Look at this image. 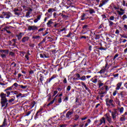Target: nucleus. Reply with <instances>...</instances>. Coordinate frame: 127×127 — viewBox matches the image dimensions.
Returning a JSON list of instances; mask_svg holds the SVG:
<instances>
[{
  "label": "nucleus",
  "mask_w": 127,
  "mask_h": 127,
  "mask_svg": "<svg viewBox=\"0 0 127 127\" xmlns=\"http://www.w3.org/2000/svg\"><path fill=\"white\" fill-rule=\"evenodd\" d=\"M89 11V13H90V14H92V13H95V10L93 9H90Z\"/></svg>",
  "instance_id": "obj_33"
},
{
  "label": "nucleus",
  "mask_w": 127,
  "mask_h": 127,
  "mask_svg": "<svg viewBox=\"0 0 127 127\" xmlns=\"http://www.w3.org/2000/svg\"><path fill=\"white\" fill-rule=\"evenodd\" d=\"M80 83H81L82 86L84 87V88H86V87H87V85H86V84H85V83H84V82L82 81Z\"/></svg>",
  "instance_id": "obj_44"
},
{
  "label": "nucleus",
  "mask_w": 127,
  "mask_h": 127,
  "mask_svg": "<svg viewBox=\"0 0 127 127\" xmlns=\"http://www.w3.org/2000/svg\"><path fill=\"white\" fill-rule=\"evenodd\" d=\"M73 113L74 112L73 111L67 112L65 115L66 119L67 120H70L71 118H72V116L73 115Z\"/></svg>",
  "instance_id": "obj_3"
},
{
  "label": "nucleus",
  "mask_w": 127,
  "mask_h": 127,
  "mask_svg": "<svg viewBox=\"0 0 127 127\" xmlns=\"http://www.w3.org/2000/svg\"><path fill=\"white\" fill-rule=\"evenodd\" d=\"M12 86L13 87H15V88H17V87L19 86V84H17V83L15 82L14 83Z\"/></svg>",
  "instance_id": "obj_34"
},
{
  "label": "nucleus",
  "mask_w": 127,
  "mask_h": 127,
  "mask_svg": "<svg viewBox=\"0 0 127 127\" xmlns=\"http://www.w3.org/2000/svg\"><path fill=\"white\" fill-rule=\"evenodd\" d=\"M19 87H20L21 88V89H26L27 88V85H19Z\"/></svg>",
  "instance_id": "obj_32"
},
{
  "label": "nucleus",
  "mask_w": 127,
  "mask_h": 127,
  "mask_svg": "<svg viewBox=\"0 0 127 127\" xmlns=\"http://www.w3.org/2000/svg\"><path fill=\"white\" fill-rule=\"evenodd\" d=\"M9 55L10 56H14V53H13L12 52H10L9 53Z\"/></svg>",
  "instance_id": "obj_52"
},
{
  "label": "nucleus",
  "mask_w": 127,
  "mask_h": 127,
  "mask_svg": "<svg viewBox=\"0 0 127 127\" xmlns=\"http://www.w3.org/2000/svg\"><path fill=\"white\" fill-rule=\"evenodd\" d=\"M32 38L34 39H39V38H40V36H33L32 37Z\"/></svg>",
  "instance_id": "obj_37"
},
{
  "label": "nucleus",
  "mask_w": 127,
  "mask_h": 127,
  "mask_svg": "<svg viewBox=\"0 0 127 127\" xmlns=\"http://www.w3.org/2000/svg\"><path fill=\"white\" fill-rule=\"evenodd\" d=\"M12 88H13V86H11L7 88L6 89L4 90V91H11V90H12Z\"/></svg>",
  "instance_id": "obj_30"
},
{
  "label": "nucleus",
  "mask_w": 127,
  "mask_h": 127,
  "mask_svg": "<svg viewBox=\"0 0 127 127\" xmlns=\"http://www.w3.org/2000/svg\"><path fill=\"white\" fill-rule=\"evenodd\" d=\"M4 17L8 19L11 16V13L10 12H3Z\"/></svg>",
  "instance_id": "obj_6"
},
{
  "label": "nucleus",
  "mask_w": 127,
  "mask_h": 127,
  "mask_svg": "<svg viewBox=\"0 0 127 127\" xmlns=\"http://www.w3.org/2000/svg\"><path fill=\"white\" fill-rule=\"evenodd\" d=\"M87 28H88V25H84L82 27L83 29H87Z\"/></svg>",
  "instance_id": "obj_49"
},
{
  "label": "nucleus",
  "mask_w": 127,
  "mask_h": 127,
  "mask_svg": "<svg viewBox=\"0 0 127 127\" xmlns=\"http://www.w3.org/2000/svg\"><path fill=\"white\" fill-rule=\"evenodd\" d=\"M111 116L113 120L116 121V119H117V112H111Z\"/></svg>",
  "instance_id": "obj_12"
},
{
  "label": "nucleus",
  "mask_w": 127,
  "mask_h": 127,
  "mask_svg": "<svg viewBox=\"0 0 127 127\" xmlns=\"http://www.w3.org/2000/svg\"><path fill=\"white\" fill-rule=\"evenodd\" d=\"M29 39V37H24L22 39V42L24 43L25 42H27Z\"/></svg>",
  "instance_id": "obj_17"
},
{
  "label": "nucleus",
  "mask_w": 127,
  "mask_h": 127,
  "mask_svg": "<svg viewBox=\"0 0 127 127\" xmlns=\"http://www.w3.org/2000/svg\"><path fill=\"white\" fill-rule=\"evenodd\" d=\"M44 29V28H40V29H39V30H38V31H39V32H41V31H43V30Z\"/></svg>",
  "instance_id": "obj_60"
},
{
  "label": "nucleus",
  "mask_w": 127,
  "mask_h": 127,
  "mask_svg": "<svg viewBox=\"0 0 127 127\" xmlns=\"http://www.w3.org/2000/svg\"><path fill=\"white\" fill-rule=\"evenodd\" d=\"M42 112V109H40L39 110V111L37 112L36 116H39V115H41V113Z\"/></svg>",
  "instance_id": "obj_29"
},
{
  "label": "nucleus",
  "mask_w": 127,
  "mask_h": 127,
  "mask_svg": "<svg viewBox=\"0 0 127 127\" xmlns=\"http://www.w3.org/2000/svg\"><path fill=\"white\" fill-rule=\"evenodd\" d=\"M108 22L109 23V26H112L114 24V22H113V21H112L110 20H108Z\"/></svg>",
  "instance_id": "obj_36"
},
{
  "label": "nucleus",
  "mask_w": 127,
  "mask_h": 127,
  "mask_svg": "<svg viewBox=\"0 0 127 127\" xmlns=\"http://www.w3.org/2000/svg\"><path fill=\"white\" fill-rule=\"evenodd\" d=\"M127 15L126 14H124L123 16H122V19L123 20H125V19H127Z\"/></svg>",
  "instance_id": "obj_40"
},
{
  "label": "nucleus",
  "mask_w": 127,
  "mask_h": 127,
  "mask_svg": "<svg viewBox=\"0 0 127 127\" xmlns=\"http://www.w3.org/2000/svg\"><path fill=\"white\" fill-rule=\"evenodd\" d=\"M103 124L104 125L106 124V118H105V117H102L99 120L97 126L100 127V126H101L102 125H103Z\"/></svg>",
  "instance_id": "obj_4"
},
{
  "label": "nucleus",
  "mask_w": 127,
  "mask_h": 127,
  "mask_svg": "<svg viewBox=\"0 0 127 127\" xmlns=\"http://www.w3.org/2000/svg\"><path fill=\"white\" fill-rule=\"evenodd\" d=\"M58 96V95H57L55 96V98L54 99V100H53L52 101H51V102H50V103L47 105V106H50L51 105H53V103H54V102H55V99H56V98H57Z\"/></svg>",
  "instance_id": "obj_20"
},
{
  "label": "nucleus",
  "mask_w": 127,
  "mask_h": 127,
  "mask_svg": "<svg viewBox=\"0 0 127 127\" xmlns=\"http://www.w3.org/2000/svg\"><path fill=\"white\" fill-rule=\"evenodd\" d=\"M118 56H119V54H116L114 56V59H116V58H117V57H118Z\"/></svg>",
  "instance_id": "obj_59"
},
{
  "label": "nucleus",
  "mask_w": 127,
  "mask_h": 127,
  "mask_svg": "<svg viewBox=\"0 0 127 127\" xmlns=\"http://www.w3.org/2000/svg\"><path fill=\"white\" fill-rule=\"evenodd\" d=\"M105 71L106 70H105V69H102L99 72H98V73H99L100 74H104Z\"/></svg>",
  "instance_id": "obj_35"
},
{
  "label": "nucleus",
  "mask_w": 127,
  "mask_h": 127,
  "mask_svg": "<svg viewBox=\"0 0 127 127\" xmlns=\"http://www.w3.org/2000/svg\"><path fill=\"white\" fill-rule=\"evenodd\" d=\"M57 14L56 13V12H54V13H53V16H54V18H56V15H57Z\"/></svg>",
  "instance_id": "obj_61"
},
{
  "label": "nucleus",
  "mask_w": 127,
  "mask_h": 127,
  "mask_svg": "<svg viewBox=\"0 0 127 127\" xmlns=\"http://www.w3.org/2000/svg\"><path fill=\"white\" fill-rule=\"evenodd\" d=\"M16 97H17V98H18V97H21V98H23V97H24V96L23 95V94L22 95V94L19 93L16 96Z\"/></svg>",
  "instance_id": "obj_39"
},
{
  "label": "nucleus",
  "mask_w": 127,
  "mask_h": 127,
  "mask_svg": "<svg viewBox=\"0 0 127 127\" xmlns=\"http://www.w3.org/2000/svg\"><path fill=\"white\" fill-rule=\"evenodd\" d=\"M124 28H125L126 29H127V25L126 24H124Z\"/></svg>",
  "instance_id": "obj_64"
},
{
  "label": "nucleus",
  "mask_w": 127,
  "mask_h": 127,
  "mask_svg": "<svg viewBox=\"0 0 127 127\" xmlns=\"http://www.w3.org/2000/svg\"><path fill=\"white\" fill-rule=\"evenodd\" d=\"M120 121L121 122H124L126 121V117L125 116V115H122V117L120 118Z\"/></svg>",
  "instance_id": "obj_23"
},
{
  "label": "nucleus",
  "mask_w": 127,
  "mask_h": 127,
  "mask_svg": "<svg viewBox=\"0 0 127 127\" xmlns=\"http://www.w3.org/2000/svg\"><path fill=\"white\" fill-rule=\"evenodd\" d=\"M0 104L1 107H7V99H6V94L3 92H1L0 94Z\"/></svg>",
  "instance_id": "obj_1"
},
{
  "label": "nucleus",
  "mask_w": 127,
  "mask_h": 127,
  "mask_svg": "<svg viewBox=\"0 0 127 127\" xmlns=\"http://www.w3.org/2000/svg\"><path fill=\"white\" fill-rule=\"evenodd\" d=\"M87 119H88V117L82 118H81V121H85V120H87Z\"/></svg>",
  "instance_id": "obj_56"
},
{
  "label": "nucleus",
  "mask_w": 127,
  "mask_h": 127,
  "mask_svg": "<svg viewBox=\"0 0 127 127\" xmlns=\"http://www.w3.org/2000/svg\"><path fill=\"white\" fill-rule=\"evenodd\" d=\"M66 28H64L60 30V32H62L63 31H66Z\"/></svg>",
  "instance_id": "obj_48"
},
{
  "label": "nucleus",
  "mask_w": 127,
  "mask_h": 127,
  "mask_svg": "<svg viewBox=\"0 0 127 127\" xmlns=\"http://www.w3.org/2000/svg\"><path fill=\"white\" fill-rule=\"evenodd\" d=\"M81 78V75H80V74L79 73H76L75 74V77H74L72 80H80V79Z\"/></svg>",
  "instance_id": "obj_14"
},
{
  "label": "nucleus",
  "mask_w": 127,
  "mask_h": 127,
  "mask_svg": "<svg viewBox=\"0 0 127 127\" xmlns=\"http://www.w3.org/2000/svg\"><path fill=\"white\" fill-rule=\"evenodd\" d=\"M8 29H9V27H4L3 30H1V31H6L7 33H8L9 34H10V33H11V32L10 31H8Z\"/></svg>",
  "instance_id": "obj_15"
},
{
  "label": "nucleus",
  "mask_w": 127,
  "mask_h": 127,
  "mask_svg": "<svg viewBox=\"0 0 127 127\" xmlns=\"http://www.w3.org/2000/svg\"><path fill=\"white\" fill-rule=\"evenodd\" d=\"M38 27L35 25L33 26H30L28 27V30L31 31V30H38Z\"/></svg>",
  "instance_id": "obj_8"
},
{
  "label": "nucleus",
  "mask_w": 127,
  "mask_h": 127,
  "mask_svg": "<svg viewBox=\"0 0 127 127\" xmlns=\"http://www.w3.org/2000/svg\"><path fill=\"white\" fill-rule=\"evenodd\" d=\"M108 20H110V21L111 20H115V16H110L109 18V19H108Z\"/></svg>",
  "instance_id": "obj_38"
},
{
  "label": "nucleus",
  "mask_w": 127,
  "mask_h": 127,
  "mask_svg": "<svg viewBox=\"0 0 127 127\" xmlns=\"http://www.w3.org/2000/svg\"><path fill=\"white\" fill-rule=\"evenodd\" d=\"M55 78H56V75H53L50 78V79H49V83H50V82H51V81H52V80H53V79H55Z\"/></svg>",
  "instance_id": "obj_24"
},
{
  "label": "nucleus",
  "mask_w": 127,
  "mask_h": 127,
  "mask_svg": "<svg viewBox=\"0 0 127 127\" xmlns=\"http://www.w3.org/2000/svg\"><path fill=\"white\" fill-rule=\"evenodd\" d=\"M106 105L107 107H112L113 108H115V104H114V100L113 99H106Z\"/></svg>",
  "instance_id": "obj_2"
},
{
  "label": "nucleus",
  "mask_w": 127,
  "mask_h": 127,
  "mask_svg": "<svg viewBox=\"0 0 127 127\" xmlns=\"http://www.w3.org/2000/svg\"><path fill=\"white\" fill-rule=\"evenodd\" d=\"M109 1V0H103L100 1V3L99 5V7H102L103 5H105Z\"/></svg>",
  "instance_id": "obj_9"
},
{
  "label": "nucleus",
  "mask_w": 127,
  "mask_h": 127,
  "mask_svg": "<svg viewBox=\"0 0 127 127\" xmlns=\"http://www.w3.org/2000/svg\"><path fill=\"white\" fill-rule=\"evenodd\" d=\"M118 93V91L117 90H115L113 93V96L115 97V96H116V95H117V93Z\"/></svg>",
  "instance_id": "obj_51"
},
{
  "label": "nucleus",
  "mask_w": 127,
  "mask_h": 127,
  "mask_svg": "<svg viewBox=\"0 0 127 127\" xmlns=\"http://www.w3.org/2000/svg\"><path fill=\"white\" fill-rule=\"evenodd\" d=\"M104 86V83L100 82L99 83V88H101V87H103Z\"/></svg>",
  "instance_id": "obj_46"
},
{
  "label": "nucleus",
  "mask_w": 127,
  "mask_h": 127,
  "mask_svg": "<svg viewBox=\"0 0 127 127\" xmlns=\"http://www.w3.org/2000/svg\"><path fill=\"white\" fill-rule=\"evenodd\" d=\"M86 79L87 78H86V76L83 75L80 77V79L79 80H80L81 81H86Z\"/></svg>",
  "instance_id": "obj_27"
},
{
  "label": "nucleus",
  "mask_w": 127,
  "mask_h": 127,
  "mask_svg": "<svg viewBox=\"0 0 127 127\" xmlns=\"http://www.w3.org/2000/svg\"><path fill=\"white\" fill-rule=\"evenodd\" d=\"M122 37H123V38H127V36L126 35H122Z\"/></svg>",
  "instance_id": "obj_62"
},
{
  "label": "nucleus",
  "mask_w": 127,
  "mask_h": 127,
  "mask_svg": "<svg viewBox=\"0 0 127 127\" xmlns=\"http://www.w3.org/2000/svg\"><path fill=\"white\" fill-rule=\"evenodd\" d=\"M78 119H79V116L75 115L74 119V121H78Z\"/></svg>",
  "instance_id": "obj_42"
},
{
  "label": "nucleus",
  "mask_w": 127,
  "mask_h": 127,
  "mask_svg": "<svg viewBox=\"0 0 127 127\" xmlns=\"http://www.w3.org/2000/svg\"><path fill=\"white\" fill-rule=\"evenodd\" d=\"M31 112H32V111H28V112H27V113L26 114V116L27 117H28V116H29V115H30L31 114Z\"/></svg>",
  "instance_id": "obj_45"
},
{
  "label": "nucleus",
  "mask_w": 127,
  "mask_h": 127,
  "mask_svg": "<svg viewBox=\"0 0 127 127\" xmlns=\"http://www.w3.org/2000/svg\"><path fill=\"white\" fill-rule=\"evenodd\" d=\"M58 102H59V103H62V98H61V97H60V98H59V99H58Z\"/></svg>",
  "instance_id": "obj_57"
},
{
  "label": "nucleus",
  "mask_w": 127,
  "mask_h": 127,
  "mask_svg": "<svg viewBox=\"0 0 127 127\" xmlns=\"http://www.w3.org/2000/svg\"><path fill=\"white\" fill-rule=\"evenodd\" d=\"M53 11H55V9L50 8L48 10V12H49V13H51V12H53Z\"/></svg>",
  "instance_id": "obj_26"
},
{
  "label": "nucleus",
  "mask_w": 127,
  "mask_h": 127,
  "mask_svg": "<svg viewBox=\"0 0 127 127\" xmlns=\"http://www.w3.org/2000/svg\"><path fill=\"white\" fill-rule=\"evenodd\" d=\"M89 17L87 16V15L85 13H83L80 17L81 20H85V19H87Z\"/></svg>",
  "instance_id": "obj_13"
},
{
  "label": "nucleus",
  "mask_w": 127,
  "mask_h": 127,
  "mask_svg": "<svg viewBox=\"0 0 127 127\" xmlns=\"http://www.w3.org/2000/svg\"><path fill=\"white\" fill-rule=\"evenodd\" d=\"M4 15H3V12L2 13V14L0 15V18H4Z\"/></svg>",
  "instance_id": "obj_53"
},
{
  "label": "nucleus",
  "mask_w": 127,
  "mask_h": 127,
  "mask_svg": "<svg viewBox=\"0 0 127 127\" xmlns=\"http://www.w3.org/2000/svg\"><path fill=\"white\" fill-rule=\"evenodd\" d=\"M120 11H119V10L117 11V13H118V14L119 15H123V14H125V11H126L125 9H124L123 8H120Z\"/></svg>",
  "instance_id": "obj_10"
},
{
  "label": "nucleus",
  "mask_w": 127,
  "mask_h": 127,
  "mask_svg": "<svg viewBox=\"0 0 127 127\" xmlns=\"http://www.w3.org/2000/svg\"><path fill=\"white\" fill-rule=\"evenodd\" d=\"M105 117L106 118V119L107 120V122H108V123L109 124H113V123H114V122H113V119H112V117L110 116H108V114H106L105 115Z\"/></svg>",
  "instance_id": "obj_5"
},
{
  "label": "nucleus",
  "mask_w": 127,
  "mask_h": 127,
  "mask_svg": "<svg viewBox=\"0 0 127 127\" xmlns=\"http://www.w3.org/2000/svg\"><path fill=\"white\" fill-rule=\"evenodd\" d=\"M118 110H119V112L120 114H123L124 113V107H121V108H119Z\"/></svg>",
  "instance_id": "obj_31"
},
{
  "label": "nucleus",
  "mask_w": 127,
  "mask_h": 127,
  "mask_svg": "<svg viewBox=\"0 0 127 127\" xmlns=\"http://www.w3.org/2000/svg\"><path fill=\"white\" fill-rule=\"evenodd\" d=\"M43 72H40L39 73V77H40V80L42 84H43V81H44V76L43 75Z\"/></svg>",
  "instance_id": "obj_7"
},
{
  "label": "nucleus",
  "mask_w": 127,
  "mask_h": 127,
  "mask_svg": "<svg viewBox=\"0 0 127 127\" xmlns=\"http://www.w3.org/2000/svg\"><path fill=\"white\" fill-rule=\"evenodd\" d=\"M8 127L7 124L6 123V120L5 119H4V121L3 122V124L2 125L0 126V127Z\"/></svg>",
  "instance_id": "obj_18"
},
{
  "label": "nucleus",
  "mask_w": 127,
  "mask_h": 127,
  "mask_svg": "<svg viewBox=\"0 0 127 127\" xmlns=\"http://www.w3.org/2000/svg\"><path fill=\"white\" fill-rule=\"evenodd\" d=\"M116 34H119L120 33V30L118 29H117L116 32H115Z\"/></svg>",
  "instance_id": "obj_58"
},
{
  "label": "nucleus",
  "mask_w": 127,
  "mask_h": 127,
  "mask_svg": "<svg viewBox=\"0 0 127 127\" xmlns=\"http://www.w3.org/2000/svg\"><path fill=\"white\" fill-rule=\"evenodd\" d=\"M6 55H6L5 54H1L0 55V56H1V58H2V59H6Z\"/></svg>",
  "instance_id": "obj_28"
},
{
  "label": "nucleus",
  "mask_w": 127,
  "mask_h": 127,
  "mask_svg": "<svg viewBox=\"0 0 127 127\" xmlns=\"http://www.w3.org/2000/svg\"><path fill=\"white\" fill-rule=\"evenodd\" d=\"M0 52H1V53L3 54H6L7 55V54H8V50H1L0 51Z\"/></svg>",
  "instance_id": "obj_19"
},
{
  "label": "nucleus",
  "mask_w": 127,
  "mask_h": 127,
  "mask_svg": "<svg viewBox=\"0 0 127 127\" xmlns=\"http://www.w3.org/2000/svg\"><path fill=\"white\" fill-rule=\"evenodd\" d=\"M41 18V15H38L37 16V18H36L35 20H34V22L35 23H37V22H38V21H39V20H40Z\"/></svg>",
  "instance_id": "obj_16"
},
{
  "label": "nucleus",
  "mask_w": 127,
  "mask_h": 127,
  "mask_svg": "<svg viewBox=\"0 0 127 127\" xmlns=\"http://www.w3.org/2000/svg\"><path fill=\"white\" fill-rule=\"evenodd\" d=\"M122 85H123L122 82H118L116 85V90H119L120 89H121V87H122Z\"/></svg>",
  "instance_id": "obj_11"
},
{
  "label": "nucleus",
  "mask_w": 127,
  "mask_h": 127,
  "mask_svg": "<svg viewBox=\"0 0 127 127\" xmlns=\"http://www.w3.org/2000/svg\"><path fill=\"white\" fill-rule=\"evenodd\" d=\"M13 101H14V99H13V98H11V99L8 100V102L11 103V102H13Z\"/></svg>",
  "instance_id": "obj_55"
},
{
  "label": "nucleus",
  "mask_w": 127,
  "mask_h": 127,
  "mask_svg": "<svg viewBox=\"0 0 127 127\" xmlns=\"http://www.w3.org/2000/svg\"><path fill=\"white\" fill-rule=\"evenodd\" d=\"M122 4H123V6H126V1L125 0H124L123 1V3H122Z\"/></svg>",
  "instance_id": "obj_54"
},
{
  "label": "nucleus",
  "mask_w": 127,
  "mask_h": 127,
  "mask_svg": "<svg viewBox=\"0 0 127 127\" xmlns=\"http://www.w3.org/2000/svg\"><path fill=\"white\" fill-rule=\"evenodd\" d=\"M23 35V33H20L19 34V35H17L16 36L17 37H18V40H20V39H21L22 36Z\"/></svg>",
  "instance_id": "obj_21"
},
{
  "label": "nucleus",
  "mask_w": 127,
  "mask_h": 127,
  "mask_svg": "<svg viewBox=\"0 0 127 127\" xmlns=\"http://www.w3.org/2000/svg\"><path fill=\"white\" fill-rule=\"evenodd\" d=\"M4 92H6V94H7V97H9V95H10V92L7 91H4Z\"/></svg>",
  "instance_id": "obj_41"
},
{
  "label": "nucleus",
  "mask_w": 127,
  "mask_h": 127,
  "mask_svg": "<svg viewBox=\"0 0 127 127\" xmlns=\"http://www.w3.org/2000/svg\"><path fill=\"white\" fill-rule=\"evenodd\" d=\"M30 12H27L26 14V17H30Z\"/></svg>",
  "instance_id": "obj_43"
},
{
  "label": "nucleus",
  "mask_w": 127,
  "mask_h": 127,
  "mask_svg": "<svg viewBox=\"0 0 127 127\" xmlns=\"http://www.w3.org/2000/svg\"><path fill=\"white\" fill-rule=\"evenodd\" d=\"M99 94L100 95H105V94H107V92L101 91Z\"/></svg>",
  "instance_id": "obj_50"
},
{
  "label": "nucleus",
  "mask_w": 127,
  "mask_h": 127,
  "mask_svg": "<svg viewBox=\"0 0 127 127\" xmlns=\"http://www.w3.org/2000/svg\"><path fill=\"white\" fill-rule=\"evenodd\" d=\"M91 81H92V83L96 84V83H97V82H98V79L95 78H92L91 79Z\"/></svg>",
  "instance_id": "obj_25"
},
{
  "label": "nucleus",
  "mask_w": 127,
  "mask_h": 127,
  "mask_svg": "<svg viewBox=\"0 0 127 127\" xmlns=\"http://www.w3.org/2000/svg\"><path fill=\"white\" fill-rule=\"evenodd\" d=\"M71 90V86H68L66 88V91L68 92Z\"/></svg>",
  "instance_id": "obj_47"
},
{
  "label": "nucleus",
  "mask_w": 127,
  "mask_h": 127,
  "mask_svg": "<svg viewBox=\"0 0 127 127\" xmlns=\"http://www.w3.org/2000/svg\"><path fill=\"white\" fill-rule=\"evenodd\" d=\"M71 34H72V33H69L66 36V37H70V36H71Z\"/></svg>",
  "instance_id": "obj_63"
},
{
  "label": "nucleus",
  "mask_w": 127,
  "mask_h": 127,
  "mask_svg": "<svg viewBox=\"0 0 127 127\" xmlns=\"http://www.w3.org/2000/svg\"><path fill=\"white\" fill-rule=\"evenodd\" d=\"M52 23H53V22H52V19H50L47 23V25H48V26L50 27L51 26V24H52Z\"/></svg>",
  "instance_id": "obj_22"
}]
</instances>
